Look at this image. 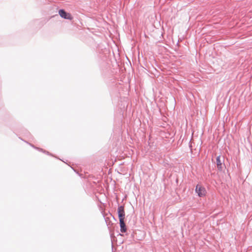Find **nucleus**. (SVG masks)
Returning <instances> with one entry per match:
<instances>
[{"label":"nucleus","instance_id":"obj_1","mask_svg":"<svg viewBox=\"0 0 252 252\" xmlns=\"http://www.w3.org/2000/svg\"><path fill=\"white\" fill-rule=\"evenodd\" d=\"M195 191L198 194V195L200 197H203L205 196L206 193L205 189L200 185H197L196 186Z\"/></svg>","mask_w":252,"mask_h":252},{"label":"nucleus","instance_id":"obj_2","mask_svg":"<svg viewBox=\"0 0 252 252\" xmlns=\"http://www.w3.org/2000/svg\"><path fill=\"white\" fill-rule=\"evenodd\" d=\"M59 14L61 17L64 19H68L70 20L73 19V17L71 15V14L66 12L63 9H60L59 11Z\"/></svg>","mask_w":252,"mask_h":252},{"label":"nucleus","instance_id":"obj_3","mask_svg":"<svg viewBox=\"0 0 252 252\" xmlns=\"http://www.w3.org/2000/svg\"><path fill=\"white\" fill-rule=\"evenodd\" d=\"M118 213L119 220H124L125 213L124 211V207L123 206H121L118 207Z\"/></svg>","mask_w":252,"mask_h":252},{"label":"nucleus","instance_id":"obj_4","mask_svg":"<svg viewBox=\"0 0 252 252\" xmlns=\"http://www.w3.org/2000/svg\"><path fill=\"white\" fill-rule=\"evenodd\" d=\"M217 165L218 170H221L222 169V161L220 160V156H219L216 159Z\"/></svg>","mask_w":252,"mask_h":252},{"label":"nucleus","instance_id":"obj_5","mask_svg":"<svg viewBox=\"0 0 252 252\" xmlns=\"http://www.w3.org/2000/svg\"><path fill=\"white\" fill-rule=\"evenodd\" d=\"M120 224L121 227V231L125 232L126 231V228L124 222V220H120Z\"/></svg>","mask_w":252,"mask_h":252}]
</instances>
